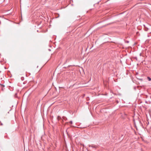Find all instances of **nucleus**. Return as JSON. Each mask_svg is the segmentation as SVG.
Returning <instances> with one entry per match:
<instances>
[{
  "mask_svg": "<svg viewBox=\"0 0 151 151\" xmlns=\"http://www.w3.org/2000/svg\"><path fill=\"white\" fill-rule=\"evenodd\" d=\"M147 78H148V80H149V81H151V78H150L149 77H147Z\"/></svg>",
  "mask_w": 151,
  "mask_h": 151,
  "instance_id": "1",
  "label": "nucleus"
},
{
  "mask_svg": "<svg viewBox=\"0 0 151 151\" xmlns=\"http://www.w3.org/2000/svg\"><path fill=\"white\" fill-rule=\"evenodd\" d=\"M1 85L3 87H4L5 86L4 85H2V84H1Z\"/></svg>",
  "mask_w": 151,
  "mask_h": 151,
  "instance_id": "2",
  "label": "nucleus"
},
{
  "mask_svg": "<svg viewBox=\"0 0 151 151\" xmlns=\"http://www.w3.org/2000/svg\"><path fill=\"white\" fill-rule=\"evenodd\" d=\"M70 123H72V122H70Z\"/></svg>",
  "mask_w": 151,
  "mask_h": 151,
  "instance_id": "3",
  "label": "nucleus"
}]
</instances>
